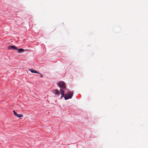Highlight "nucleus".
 <instances>
[{"instance_id": "obj_3", "label": "nucleus", "mask_w": 148, "mask_h": 148, "mask_svg": "<svg viewBox=\"0 0 148 148\" xmlns=\"http://www.w3.org/2000/svg\"><path fill=\"white\" fill-rule=\"evenodd\" d=\"M13 112L15 116L18 117V118L23 117V116L22 114H18L16 113V112L14 111L13 110Z\"/></svg>"}, {"instance_id": "obj_5", "label": "nucleus", "mask_w": 148, "mask_h": 148, "mask_svg": "<svg viewBox=\"0 0 148 148\" xmlns=\"http://www.w3.org/2000/svg\"><path fill=\"white\" fill-rule=\"evenodd\" d=\"M53 92L55 95L58 96H59L60 94V93L58 90L57 89H55L53 91Z\"/></svg>"}, {"instance_id": "obj_4", "label": "nucleus", "mask_w": 148, "mask_h": 148, "mask_svg": "<svg viewBox=\"0 0 148 148\" xmlns=\"http://www.w3.org/2000/svg\"><path fill=\"white\" fill-rule=\"evenodd\" d=\"M8 49H12L16 50H18V48L15 46L14 45H11L9 46L8 47Z\"/></svg>"}, {"instance_id": "obj_1", "label": "nucleus", "mask_w": 148, "mask_h": 148, "mask_svg": "<svg viewBox=\"0 0 148 148\" xmlns=\"http://www.w3.org/2000/svg\"><path fill=\"white\" fill-rule=\"evenodd\" d=\"M59 87L61 88L60 90V94L62 95L61 98L62 97L64 96V91L63 90L66 88L65 84L63 81H61L58 83Z\"/></svg>"}, {"instance_id": "obj_6", "label": "nucleus", "mask_w": 148, "mask_h": 148, "mask_svg": "<svg viewBox=\"0 0 148 148\" xmlns=\"http://www.w3.org/2000/svg\"><path fill=\"white\" fill-rule=\"evenodd\" d=\"M17 50H18V53H21L23 52V51H25V50L24 49H21V48H20L19 49H18Z\"/></svg>"}, {"instance_id": "obj_8", "label": "nucleus", "mask_w": 148, "mask_h": 148, "mask_svg": "<svg viewBox=\"0 0 148 148\" xmlns=\"http://www.w3.org/2000/svg\"><path fill=\"white\" fill-rule=\"evenodd\" d=\"M40 77H43V75H40Z\"/></svg>"}, {"instance_id": "obj_7", "label": "nucleus", "mask_w": 148, "mask_h": 148, "mask_svg": "<svg viewBox=\"0 0 148 148\" xmlns=\"http://www.w3.org/2000/svg\"><path fill=\"white\" fill-rule=\"evenodd\" d=\"M30 71L32 73H39L37 72V71L35 70H33L32 69L30 70Z\"/></svg>"}, {"instance_id": "obj_2", "label": "nucleus", "mask_w": 148, "mask_h": 148, "mask_svg": "<svg viewBox=\"0 0 148 148\" xmlns=\"http://www.w3.org/2000/svg\"><path fill=\"white\" fill-rule=\"evenodd\" d=\"M73 92H68V94L64 95V99L65 100L71 98L73 96Z\"/></svg>"}]
</instances>
